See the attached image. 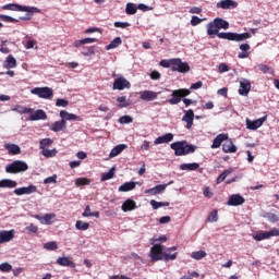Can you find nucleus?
Returning a JSON list of instances; mask_svg holds the SVG:
<instances>
[{"instance_id":"nucleus-15","label":"nucleus","mask_w":279,"mask_h":279,"mask_svg":"<svg viewBox=\"0 0 279 279\" xmlns=\"http://www.w3.org/2000/svg\"><path fill=\"white\" fill-rule=\"evenodd\" d=\"M36 191H38V189L36 187V185H29V186H24V187H19L14 190V194L15 195H32V193H36Z\"/></svg>"},{"instance_id":"nucleus-1","label":"nucleus","mask_w":279,"mask_h":279,"mask_svg":"<svg viewBox=\"0 0 279 279\" xmlns=\"http://www.w3.org/2000/svg\"><path fill=\"white\" fill-rule=\"evenodd\" d=\"M207 35L208 36H218L221 40H232L234 43H243V40H247V38H252V35L250 33H219V27L217 26V23H215V20L213 22H209L207 24Z\"/></svg>"},{"instance_id":"nucleus-5","label":"nucleus","mask_w":279,"mask_h":279,"mask_svg":"<svg viewBox=\"0 0 279 279\" xmlns=\"http://www.w3.org/2000/svg\"><path fill=\"white\" fill-rule=\"evenodd\" d=\"M189 95H191V90L186 89V88H180V89H174L172 90L171 97L168 102L170 104V106H178V104H180V101H182V99H184V97H189Z\"/></svg>"},{"instance_id":"nucleus-33","label":"nucleus","mask_w":279,"mask_h":279,"mask_svg":"<svg viewBox=\"0 0 279 279\" xmlns=\"http://www.w3.org/2000/svg\"><path fill=\"white\" fill-rule=\"evenodd\" d=\"M197 169H199V163L197 162L180 165L181 171H197Z\"/></svg>"},{"instance_id":"nucleus-12","label":"nucleus","mask_w":279,"mask_h":279,"mask_svg":"<svg viewBox=\"0 0 279 279\" xmlns=\"http://www.w3.org/2000/svg\"><path fill=\"white\" fill-rule=\"evenodd\" d=\"M236 147L234 143L232 142V138L228 135V138L225 140V143L222 144V151L225 154H236Z\"/></svg>"},{"instance_id":"nucleus-61","label":"nucleus","mask_w":279,"mask_h":279,"mask_svg":"<svg viewBox=\"0 0 279 279\" xmlns=\"http://www.w3.org/2000/svg\"><path fill=\"white\" fill-rule=\"evenodd\" d=\"M219 73H227V71H230V68L226 63H220L218 66Z\"/></svg>"},{"instance_id":"nucleus-4","label":"nucleus","mask_w":279,"mask_h":279,"mask_svg":"<svg viewBox=\"0 0 279 279\" xmlns=\"http://www.w3.org/2000/svg\"><path fill=\"white\" fill-rule=\"evenodd\" d=\"M2 10H9L11 12H29L31 14H40V9L36 7H23L16 3H9L2 7Z\"/></svg>"},{"instance_id":"nucleus-36","label":"nucleus","mask_w":279,"mask_h":279,"mask_svg":"<svg viewBox=\"0 0 279 279\" xmlns=\"http://www.w3.org/2000/svg\"><path fill=\"white\" fill-rule=\"evenodd\" d=\"M5 69H16V59L14 56L9 54L4 61Z\"/></svg>"},{"instance_id":"nucleus-60","label":"nucleus","mask_w":279,"mask_h":279,"mask_svg":"<svg viewBox=\"0 0 279 279\" xmlns=\"http://www.w3.org/2000/svg\"><path fill=\"white\" fill-rule=\"evenodd\" d=\"M27 232H33V234H36L38 232V227L34 223H31L28 227L25 228Z\"/></svg>"},{"instance_id":"nucleus-10","label":"nucleus","mask_w":279,"mask_h":279,"mask_svg":"<svg viewBox=\"0 0 279 279\" xmlns=\"http://www.w3.org/2000/svg\"><path fill=\"white\" fill-rule=\"evenodd\" d=\"M184 116L182 117V121L186 123L185 128L186 130H191L193 128V121H195V112L193 109H189L187 111H184Z\"/></svg>"},{"instance_id":"nucleus-62","label":"nucleus","mask_w":279,"mask_h":279,"mask_svg":"<svg viewBox=\"0 0 279 279\" xmlns=\"http://www.w3.org/2000/svg\"><path fill=\"white\" fill-rule=\"evenodd\" d=\"M203 195H205L207 197V199L213 198V192L210 191V187H205L203 191Z\"/></svg>"},{"instance_id":"nucleus-16","label":"nucleus","mask_w":279,"mask_h":279,"mask_svg":"<svg viewBox=\"0 0 279 279\" xmlns=\"http://www.w3.org/2000/svg\"><path fill=\"white\" fill-rule=\"evenodd\" d=\"M228 141V133H220L218 134L211 144V149H219L221 147L222 143H226Z\"/></svg>"},{"instance_id":"nucleus-40","label":"nucleus","mask_w":279,"mask_h":279,"mask_svg":"<svg viewBox=\"0 0 279 279\" xmlns=\"http://www.w3.org/2000/svg\"><path fill=\"white\" fill-rule=\"evenodd\" d=\"M232 173V169H227L222 173L219 174V177L216 180V184H221V182H225L226 179Z\"/></svg>"},{"instance_id":"nucleus-50","label":"nucleus","mask_w":279,"mask_h":279,"mask_svg":"<svg viewBox=\"0 0 279 279\" xmlns=\"http://www.w3.org/2000/svg\"><path fill=\"white\" fill-rule=\"evenodd\" d=\"M0 271L3 274H10V271H12V265H10V263L0 264Z\"/></svg>"},{"instance_id":"nucleus-64","label":"nucleus","mask_w":279,"mask_h":279,"mask_svg":"<svg viewBox=\"0 0 279 279\" xmlns=\"http://www.w3.org/2000/svg\"><path fill=\"white\" fill-rule=\"evenodd\" d=\"M269 236H279V229L272 228L270 231H268Z\"/></svg>"},{"instance_id":"nucleus-45","label":"nucleus","mask_w":279,"mask_h":279,"mask_svg":"<svg viewBox=\"0 0 279 279\" xmlns=\"http://www.w3.org/2000/svg\"><path fill=\"white\" fill-rule=\"evenodd\" d=\"M90 179L88 178H78L75 180V185L76 186H88L90 184Z\"/></svg>"},{"instance_id":"nucleus-8","label":"nucleus","mask_w":279,"mask_h":279,"mask_svg":"<svg viewBox=\"0 0 279 279\" xmlns=\"http://www.w3.org/2000/svg\"><path fill=\"white\" fill-rule=\"evenodd\" d=\"M32 95H37L40 99H51L53 89L51 87H35L31 90Z\"/></svg>"},{"instance_id":"nucleus-55","label":"nucleus","mask_w":279,"mask_h":279,"mask_svg":"<svg viewBox=\"0 0 279 279\" xmlns=\"http://www.w3.org/2000/svg\"><path fill=\"white\" fill-rule=\"evenodd\" d=\"M58 180V175L53 174L52 177H48L44 180V184H56Z\"/></svg>"},{"instance_id":"nucleus-46","label":"nucleus","mask_w":279,"mask_h":279,"mask_svg":"<svg viewBox=\"0 0 279 279\" xmlns=\"http://www.w3.org/2000/svg\"><path fill=\"white\" fill-rule=\"evenodd\" d=\"M191 257L194 258V260H202V258H206V251L193 252Z\"/></svg>"},{"instance_id":"nucleus-13","label":"nucleus","mask_w":279,"mask_h":279,"mask_svg":"<svg viewBox=\"0 0 279 279\" xmlns=\"http://www.w3.org/2000/svg\"><path fill=\"white\" fill-rule=\"evenodd\" d=\"M265 121H267V117L259 118L255 121L246 119V128L247 130H258V128H260Z\"/></svg>"},{"instance_id":"nucleus-11","label":"nucleus","mask_w":279,"mask_h":279,"mask_svg":"<svg viewBox=\"0 0 279 279\" xmlns=\"http://www.w3.org/2000/svg\"><path fill=\"white\" fill-rule=\"evenodd\" d=\"M113 90H125V88H130V82L125 80V77H118L113 82Z\"/></svg>"},{"instance_id":"nucleus-47","label":"nucleus","mask_w":279,"mask_h":279,"mask_svg":"<svg viewBox=\"0 0 279 279\" xmlns=\"http://www.w3.org/2000/svg\"><path fill=\"white\" fill-rule=\"evenodd\" d=\"M41 154H43V156H45V158H53V156H56V154H58V151L56 149L44 148Z\"/></svg>"},{"instance_id":"nucleus-58","label":"nucleus","mask_w":279,"mask_h":279,"mask_svg":"<svg viewBox=\"0 0 279 279\" xmlns=\"http://www.w3.org/2000/svg\"><path fill=\"white\" fill-rule=\"evenodd\" d=\"M114 27H118L120 29H125L128 27H130V23L128 22H114Z\"/></svg>"},{"instance_id":"nucleus-35","label":"nucleus","mask_w":279,"mask_h":279,"mask_svg":"<svg viewBox=\"0 0 279 279\" xmlns=\"http://www.w3.org/2000/svg\"><path fill=\"white\" fill-rule=\"evenodd\" d=\"M214 21L218 29H230V23L228 21L221 17H216Z\"/></svg>"},{"instance_id":"nucleus-31","label":"nucleus","mask_w":279,"mask_h":279,"mask_svg":"<svg viewBox=\"0 0 279 279\" xmlns=\"http://www.w3.org/2000/svg\"><path fill=\"white\" fill-rule=\"evenodd\" d=\"M4 149H7L11 156H19V154H21V147L16 144H4Z\"/></svg>"},{"instance_id":"nucleus-43","label":"nucleus","mask_w":279,"mask_h":279,"mask_svg":"<svg viewBox=\"0 0 279 279\" xmlns=\"http://www.w3.org/2000/svg\"><path fill=\"white\" fill-rule=\"evenodd\" d=\"M44 250L56 252V250H58V243L56 241L47 242L44 244Z\"/></svg>"},{"instance_id":"nucleus-26","label":"nucleus","mask_w":279,"mask_h":279,"mask_svg":"<svg viewBox=\"0 0 279 279\" xmlns=\"http://www.w3.org/2000/svg\"><path fill=\"white\" fill-rule=\"evenodd\" d=\"M11 110L12 112H17L19 114H32V112H34V109L21 105L13 106Z\"/></svg>"},{"instance_id":"nucleus-30","label":"nucleus","mask_w":279,"mask_h":279,"mask_svg":"<svg viewBox=\"0 0 279 279\" xmlns=\"http://www.w3.org/2000/svg\"><path fill=\"white\" fill-rule=\"evenodd\" d=\"M16 186H19V183H16V181H13L11 179L0 180V189H16Z\"/></svg>"},{"instance_id":"nucleus-19","label":"nucleus","mask_w":279,"mask_h":279,"mask_svg":"<svg viewBox=\"0 0 279 279\" xmlns=\"http://www.w3.org/2000/svg\"><path fill=\"white\" fill-rule=\"evenodd\" d=\"M14 239V230H2L0 231V245H3V243H10Z\"/></svg>"},{"instance_id":"nucleus-48","label":"nucleus","mask_w":279,"mask_h":279,"mask_svg":"<svg viewBox=\"0 0 279 279\" xmlns=\"http://www.w3.org/2000/svg\"><path fill=\"white\" fill-rule=\"evenodd\" d=\"M255 241H265V239H270L269 231L257 233L254 236Z\"/></svg>"},{"instance_id":"nucleus-41","label":"nucleus","mask_w":279,"mask_h":279,"mask_svg":"<svg viewBox=\"0 0 279 279\" xmlns=\"http://www.w3.org/2000/svg\"><path fill=\"white\" fill-rule=\"evenodd\" d=\"M150 206L154 210H158V208H162L163 206H169V202H157L155 199H151Z\"/></svg>"},{"instance_id":"nucleus-63","label":"nucleus","mask_w":279,"mask_h":279,"mask_svg":"<svg viewBox=\"0 0 279 279\" xmlns=\"http://www.w3.org/2000/svg\"><path fill=\"white\" fill-rule=\"evenodd\" d=\"M150 80H160V72L154 70V71L150 73Z\"/></svg>"},{"instance_id":"nucleus-9","label":"nucleus","mask_w":279,"mask_h":279,"mask_svg":"<svg viewBox=\"0 0 279 279\" xmlns=\"http://www.w3.org/2000/svg\"><path fill=\"white\" fill-rule=\"evenodd\" d=\"M250 90H252V83L247 78H243L240 81L239 95L242 97H247L250 95Z\"/></svg>"},{"instance_id":"nucleus-37","label":"nucleus","mask_w":279,"mask_h":279,"mask_svg":"<svg viewBox=\"0 0 279 279\" xmlns=\"http://www.w3.org/2000/svg\"><path fill=\"white\" fill-rule=\"evenodd\" d=\"M136 12H138V7L135 3L128 2L126 7H125V13L129 16H132V15L136 14Z\"/></svg>"},{"instance_id":"nucleus-2","label":"nucleus","mask_w":279,"mask_h":279,"mask_svg":"<svg viewBox=\"0 0 279 279\" xmlns=\"http://www.w3.org/2000/svg\"><path fill=\"white\" fill-rule=\"evenodd\" d=\"M178 250V246H172L170 248H167L165 252V245L162 244H154L150 248V260L151 263H157V260H175L178 258V253L169 254L167 252H175Z\"/></svg>"},{"instance_id":"nucleus-49","label":"nucleus","mask_w":279,"mask_h":279,"mask_svg":"<svg viewBox=\"0 0 279 279\" xmlns=\"http://www.w3.org/2000/svg\"><path fill=\"white\" fill-rule=\"evenodd\" d=\"M264 217L268 219L270 223H277V221H279V217L276 214L267 213Z\"/></svg>"},{"instance_id":"nucleus-54","label":"nucleus","mask_w":279,"mask_h":279,"mask_svg":"<svg viewBox=\"0 0 279 279\" xmlns=\"http://www.w3.org/2000/svg\"><path fill=\"white\" fill-rule=\"evenodd\" d=\"M56 106L57 108H66V106H69V100L64 98H58L56 101Z\"/></svg>"},{"instance_id":"nucleus-28","label":"nucleus","mask_w":279,"mask_h":279,"mask_svg":"<svg viewBox=\"0 0 279 279\" xmlns=\"http://www.w3.org/2000/svg\"><path fill=\"white\" fill-rule=\"evenodd\" d=\"M137 182L131 181V182H125L122 185L119 186V192L120 193H128L130 191H134L136 189Z\"/></svg>"},{"instance_id":"nucleus-38","label":"nucleus","mask_w":279,"mask_h":279,"mask_svg":"<svg viewBox=\"0 0 279 279\" xmlns=\"http://www.w3.org/2000/svg\"><path fill=\"white\" fill-rule=\"evenodd\" d=\"M123 40H121V37H116L109 45L106 46L107 51H110V49H117V47H120L122 45Z\"/></svg>"},{"instance_id":"nucleus-24","label":"nucleus","mask_w":279,"mask_h":279,"mask_svg":"<svg viewBox=\"0 0 279 279\" xmlns=\"http://www.w3.org/2000/svg\"><path fill=\"white\" fill-rule=\"evenodd\" d=\"M47 119V113L45 110L38 109L31 114L29 121H45Z\"/></svg>"},{"instance_id":"nucleus-34","label":"nucleus","mask_w":279,"mask_h":279,"mask_svg":"<svg viewBox=\"0 0 279 279\" xmlns=\"http://www.w3.org/2000/svg\"><path fill=\"white\" fill-rule=\"evenodd\" d=\"M240 49H241V51H243L238 54V58H240V60H245V58H250V52H247V51H250L248 44L240 45Z\"/></svg>"},{"instance_id":"nucleus-42","label":"nucleus","mask_w":279,"mask_h":279,"mask_svg":"<svg viewBox=\"0 0 279 279\" xmlns=\"http://www.w3.org/2000/svg\"><path fill=\"white\" fill-rule=\"evenodd\" d=\"M118 101V108H128L130 106V101H128V97L120 96L117 98Z\"/></svg>"},{"instance_id":"nucleus-27","label":"nucleus","mask_w":279,"mask_h":279,"mask_svg":"<svg viewBox=\"0 0 279 279\" xmlns=\"http://www.w3.org/2000/svg\"><path fill=\"white\" fill-rule=\"evenodd\" d=\"M171 141H173V134L166 133L165 135L157 137L154 141V145H162L163 143H171Z\"/></svg>"},{"instance_id":"nucleus-3","label":"nucleus","mask_w":279,"mask_h":279,"mask_svg":"<svg viewBox=\"0 0 279 279\" xmlns=\"http://www.w3.org/2000/svg\"><path fill=\"white\" fill-rule=\"evenodd\" d=\"M170 149H173L174 156H189V154H195L197 146L186 141H179L170 144Z\"/></svg>"},{"instance_id":"nucleus-7","label":"nucleus","mask_w":279,"mask_h":279,"mask_svg":"<svg viewBox=\"0 0 279 279\" xmlns=\"http://www.w3.org/2000/svg\"><path fill=\"white\" fill-rule=\"evenodd\" d=\"M171 71H178V73H189L191 65L183 62L182 59H170Z\"/></svg>"},{"instance_id":"nucleus-22","label":"nucleus","mask_w":279,"mask_h":279,"mask_svg":"<svg viewBox=\"0 0 279 279\" xmlns=\"http://www.w3.org/2000/svg\"><path fill=\"white\" fill-rule=\"evenodd\" d=\"M35 219H38L45 226H51L53 219H56V214H46L44 216L36 215Z\"/></svg>"},{"instance_id":"nucleus-39","label":"nucleus","mask_w":279,"mask_h":279,"mask_svg":"<svg viewBox=\"0 0 279 279\" xmlns=\"http://www.w3.org/2000/svg\"><path fill=\"white\" fill-rule=\"evenodd\" d=\"M114 171H116V168L112 167L108 172L102 173L100 178L101 182L112 180V178H114Z\"/></svg>"},{"instance_id":"nucleus-6","label":"nucleus","mask_w":279,"mask_h":279,"mask_svg":"<svg viewBox=\"0 0 279 279\" xmlns=\"http://www.w3.org/2000/svg\"><path fill=\"white\" fill-rule=\"evenodd\" d=\"M27 169H29V166L23 160H15L5 167L7 173H23Z\"/></svg>"},{"instance_id":"nucleus-20","label":"nucleus","mask_w":279,"mask_h":279,"mask_svg":"<svg viewBox=\"0 0 279 279\" xmlns=\"http://www.w3.org/2000/svg\"><path fill=\"white\" fill-rule=\"evenodd\" d=\"M167 186H169V184H159L156 185L155 187L145 190L144 193L146 195H160V193H163V191L167 190Z\"/></svg>"},{"instance_id":"nucleus-52","label":"nucleus","mask_w":279,"mask_h":279,"mask_svg":"<svg viewBox=\"0 0 279 279\" xmlns=\"http://www.w3.org/2000/svg\"><path fill=\"white\" fill-rule=\"evenodd\" d=\"M259 71H262V73H269L270 75H274V69L269 68L266 64H259L258 65Z\"/></svg>"},{"instance_id":"nucleus-59","label":"nucleus","mask_w":279,"mask_h":279,"mask_svg":"<svg viewBox=\"0 0 279 279\" xmlns=\"http://www.w3.org/2000/svg\"><path fill=\"white\" fill-rule=\"evenodd\" d=\"M218 211L217 210H213L208 217V221H210L211 223H215V221H217L218 217Z\"/></svg>"},{"instance_id":"nucleus-21","label":"nucleus","mask_w":279,"mask_h":279,"mask_svg":"<svg viewBox=\"0 0 279 279\" xmlns=\"http://www.w3.org/2000/svg\"><path fill=\"white\" fill-rule=\"evenodd\" d=\"M60 117H61V120L64 121L65 124H66V121H82V118H80L78 116H76L74 113H69L66 110H61Z\"/></svg>"},{"instance_id":"nucleus-25","label":"nucleus","mask_w":279,"mask_h":279,"mask_svg":"<svg viewBox=\"0 0 279 279\" xmlns=\"http://www.w3.org/2000/svg\"><path fill=\"white\" fill-rule=\"evenodd\" d=\"M57 265H60V267H71L72 269L76 267L75 262L69 259V257H58Z\"/></svg>"},{"instance_id":"nucleus-17","label":"nucleus","mask_w":279,"mask_h":279,"mask_svg":"<svg viewBox=\"0 0 279 279\" xmlns=\"http://www.w3.org/2000/svg\"><path fill=\"white\" fill-rule=\"evenodd\" d=\"M228 206H243L245 204V198L240 194H233L229 197Z\"/></svg>"},{"instance_id":"nucleus-14","label":"nucleus","mask_w":279,"mask_h":279,"mask_svg":"<svg viewBox=\"0 0 279 279\" xmlns=\"http://www.w3.org/2000/svg\"><path fill=\"white\" fill-rule=\"evenodd\" d=\"M239 2L234 0H221L216 4L217 8H220L221 10H234V8H238Z\"/></svg>"},{"instance_id":"nucleus-53","label":"nucleus","mask_w":279,"mask_h":279,"mask_svg":"<svg viewBox=\"0 0 279 279\" xmlns=\"http://www.w3.org/2000/svg\"><path fill=\"white\" fill-rule=\"evenodd\" d=\"M0 19L4 22V23H19V20L10 16V15H3L0 14Z\"/></svg>"},{"instance_id":"nucleus-56","label":"nucleus","mask_w":279,"mask_h":279,"mask_svg":"<svg viewBox=\"0 0 279 279\" xmlns=\"http://www.w3.org/2000/svg\"><path fill=\"white\" fill-rule=\"evenodd\" d=\"M203 21L204 20L199 19L198 16L193 15L190 23L192 27H196V25H199V23H202Z\"/></svg>"},{"instance_id":"nucleus-44","label":"nucleus","mask_w":279,"mask_h":279,"mask_svg":"<svg viewBox=\"0 0 279 279\" xmlns=\"http://www.w3.org/2000/svg\"><path fill=\"white\" fill-rule=\"evenodd\" d=\"M75 228H76V230L86 231V230H88V228H90V223L84 222L82 220H77L75 223Z\"/></svg>"},{"instance_id":"nucleus-57","label":"nucleus","mask_w":279,"mask_h":279,"mask_svg":"<svg viewBox=\"0 0 279 279\" xmlns=\"http://www.w3.org/2000/svg\"><path fill=\"white\" fill-rule=\"evenodd\" d=\"M120 123L122 124H128V123H132V121H134V119H132V117L130 116H122L120 119H119Z\"/></svg>"},{"instance_id":"nucleus-18","label":"nucleus","mask_w":279,"mask_h":279,"mask_svg":"<svg viewBox=\"0 0 279 279\" xmlns=\"http://www.w3.org/2000/svg\"><path fill=\"white\" fill-rule=\"evenodd\" d=\"M140 99H142V101H154V99H158V93L153 90H143L140 93Z\"/></svg>"},{"instance_id":"nucleus-32","label":"nucleus","mask_w":279,"mask_h":279,"mask_svg":"<svg viewBox=\"0 0 279 279\" xmlns=\"http://www.w3.org/2000/svg\"><path fill=\"white\" fill-rule=\"evenodd\" d=\"M51 132H62L63 130H66V122L64 120L56 121L50 126Z\"/></svg>"},{"instance_id":"nucleus-29","label":"nucleus","mask_w":279,"mask_h":279,"mask_svg":"<svg viewBox=\"0 0 279 279\" xmlns=\"http://www.w3.org/2000/svg\"><path fill=\"white\" fill-rule=\"evenodd\" d=\"M128 149L126 144H119L116 147H113L109 154V158H117L119 154H121L123 150Z\"/></svg>"},{"instance_id":"nucleus-23","label":"nucleus","mask_w":279,"mask_h":279,"mask_svg":"<svg viewBox=\"0 0 279 279\" xmlns=\"http://www.w3.org/2000/svg\"><path fill=\"white\" fill-rule=\"evenodd\" d=\"M123 213H132L136 210V202L132 198H128L121 206Z\"/></svg>"},{"instance_id":"nucleus-51","label":"nucleus","mask_w":279,"mask_h":279,"mask_svg":"<svg viewBox=\"0 0 279 279\" xmlns=\"http://www.w3.org/2000/svg\"><path fill=\"white\" fill-rule=\"evenodd\" d=\"M53 141L51 138H44L39 142L40 149H46L49 145H52Z\"/></svg>"}]
</instances>
